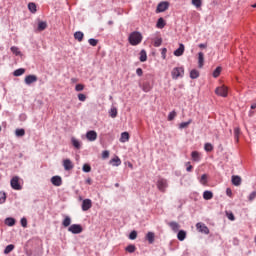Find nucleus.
<instances>
[{
    "label": "nucleus",
    "mask_w": 256,
    "mask_h": 256,
    "mask_svg": "<svg viewBox=\"0 0 256 256\" xmlns=\"http://www.w3.org/2000/svg\"><path fill=\"white\" fill-rule=\"evenodd\" d=\"M198 77H199V70L193 69L190 71V78L198 79Z\"/></svg>",
    "instance_id": "f704fd0d"
},
{
    "label": "nucleus",
    "mask_w": 256,
    "mask_h": 256,
    "mask_svg": "<svg viewBox=\"0 0 256 256\" xmlns=\"http://www.w3.org/2000/svg\"><path fill=\"white\" fill-rule=\"evenodd\" d=\"M163 43V39L160 37L154 39V47H161V44Z\"/></svg>",
    "instance_id": "a18cd8bd"
},
{
    "label": "nucleus",
    "mask_w": 256,
    "mask_h": 256,
    "mask_svg": "<svg viewBox=\"0 0 256 256\" xmlns=\"http://www.w3.org/2000/svg\"><path fill=\"white\" fill-rule=\"evenodd\" d=\"M24 81L26 85H31L32 83H37V77L35 75H28Z\"/></svg>",
    "instance_id": "4468645a"
},
{
    "label": "nucleus",
    "mask_w": 256,
    "mask_h": 256,
    "mask_svg": "<svg viewBox=\"0 0 256 256\" xmlns=\"http://www.w3.org/2000/svg\"><path fill=\"white\" fill-rule=\"evenodd\" d=\"M15 135H16V137H25V129H23V128L16 129Z\"/></svg>",
    "instance_id": "4c0bfd02"
},
{
    "label": "nucleus",
    "mask_w": 256,
    "mask_h": 256,
    "mask_svg": "<svg viewBox=\"0 0 256 256\" xmlns=\"http://www.w3.org/2000/svg\"><path fill=\"white\" fill-rule=\"evenodd\" d=\"M140 61L141 63H145L147 61V52L145 50L140 51Z\"/></svg>",
    "instance_id": "473e14b6"
},
{
    "label": "nucleus",
    "mask_w": 256,
    "mask_h": 256,
    "mask_svg": "<svg viewBox=\"0 0 256 256\" xmlns=\"http://www.w3.org/2000/svg\"><path fill=\"white\" fill-rule=\"evenodd\" d=\"M204 149H205V151H207V153H210V151H213V144H211V143H206V144L204 145Z\"/></svg>",
    "instance_id": "de8ad7c7"
},
{
    "label": "nucleus",
    "mask_w": 256,
    "mask_h": 256,
    "mask_svg": "<svg viewBox=\"0 0 256 256\" xmlns=\"http://www.w3.org/2000/svg\"><path fill=\"white\" fill-rule=\"evenodd\" d=\"M93 207V202L91 199H84L82 202V211H89Z\"/></svg>",
    "instance_id": "1a4fd4ad"
},
{
    "label": "nucleus",
    "mask_w": 256,
    "mask_h": 256,
    "mask_svg": "<svg viewBox=\"0 0 256 256\" xmlns=\"http://www.w3.org/2000/svg\"><path fill=\"white\" fill-rule=\"evenodd\" d=\"M7 201V194L5 192H0V205H3Z\"/></svg>",
    "instance_id": "37998d69"
},
{
    "label": "nucleus",
    "mask_w": 256,
    "mask_h": 256,
    "mask_svg": "<svg viewBox=\"0 0 256 256\" xmlns=\"http://www.w3.org/2000/svg\"><path fill=\"white\" fill-rule=\"evenodd\" d=\"M203 199H205V201H210V199H213V192L209 190L204 191Z\"/></svg>",
    "instance_id": "5701e85b"
},
{
    "label": "nucleus",
    "mask_w": 256,
    "mask_h": 256,
    "mask_svg": "<svg viewBox=\"0 0 256 256\" xmlns=\"http://www.w3.org/2000/svg\"><path fill=\"white\" fill-rule=\"evenodd\" d=\"M86 139L88 141H96L97 140V132L94 130H90L86 133Z\"/></svg>",
    "instance_id": "9b49d317"
},
{
    "label": "nucleus",
    "mask_w": 256,
    "mask_h": 256,
    "mask_svg": "<svg viewBox=\"0 0 256 256\" xmlns=\"http://www.w3.org/2000/svg\"><path fill=\"white\" fill-rule=\"evenodd\" d=\"M156 187L160 193H165L169 187V182L165 178H158L156 182Z\"/></svg>",
    "instance_id": "f03ea898"
},
{
    "label": "nucleus",
    "mask_w": 256,
    "mask_h": 256,
    "mask_svg": "<svg viewBox=\"0 0 256 256\" xmlns=\"http://www.w3.org/2000/svg\"><path fill=\"white\" fill-rule=\"evenodd\" d=\"M198 47L200 49H207V44H199Z\"/></svg>",
    "instance_id": "0e129e2a"
},
{
    "label": "nucleus",
    "mask_w": 256,
    "mask_h": 256,
    "mask_svg": "<svg viewBox=\"0 0 256 256\" xmlns=\"http://www.w3.org/2000/svg\"><path fill=\"white\" fill-rule=\"evenodd\" d=\"M129 141V133L123 132L120 137V143H127Z\"/></svg>",
    "instance_id": "393cba45"
},
{
    "label": "nucleus",
    "mask_w": 256,
    "mask_h": 256,
    "mask_svg": "<svg viewBox=\"0 0 256 256\" xmlns=\"http://www.w3.org/2000/svg\"><path fill=\"white\" fill-rule=\"evenodd\" d=\"M226 194H227L228 196H231V190H230L229 188H227Z\"/></svg>",
    "instance_id": "69168bd1"
},
{
    "label": "nucleus",
    "mask_w": 256,
    "mask_h": 256,
    "mask_svg": "<svg viewBox=\"0 0 256 256\" xmlns=\"http://www.w3.org/2000/svg\"><path fill=\"white\" fill-rule=\"evenodd\" d=\"M167 9H169V2L168 1L160 2L156 8V13H165Z\"/></svg>",
    "instance_id": "423d86ee"
},
{
    "label": "nucleus",
    "mask_w": 256,
    "mask_h": 256,
    "mask_svg": "<svg viewBox=\"0 0 256 256\" xmlns=\"http://www.w3.org/2000/svg\"><path fill=\"white\" fill-rule=\"evenodd\" d=\"M129 239L135 241V239H137V231L133 230L129 235Z\"/></svg>",
    "instance_id": "864d4df0"
},
{
    "label": "nucleus",
    "mask_w": 256,
    "mask_h": 256,
    "mask_svg": "<svg viewBox=\"0 0 256 256\" xmlns=\"http://www.w3.org/2000/svg\"><path fill=\"white\" fill-rule=\"evenodd\" d=\"M135 245H129V246H127L126 247V251L128 252V253H135Z\"/></svg>",
    "instance_id": "603ef678"
},
{
    "label": "nucleus",
    "mask_w": 256,
    "mask_h": 256,
    "mask_svg": "<svg viewBox=\"0 0 256 256\" xmlns=\"http://www.w3.org/2000/svg\"><path fill=\"white\" fill-rule=\"evenodd\" d=\"M28 9H29L30 13H37V5L33 2H30L28 4Z\"/></svg>",
    "instance_id": "c756f323"
},
{
    "label": "nucleus",
    "mask_w": 256,
    "mask_h": 256,
    "mask_svg": "<svg viewBox=\"0 0 256 256\" xmlns=\"http://www.w3.org/2000/svg\"><path fill=\"white\" fill-rule=\"evenodd\" d=\"M215 93L219 95V97H227L228 89L226 86H220L216 88Z\"/></svg>",
    "instance_id": "6e6552de"
},
{
    "label": "nucleus",
    "mask_w": 256,
    "mask_h": 256,
    "mask_svg": "<svg viewBox=\"0 0 256 256\" xmlns=\"http://www.w3.org/2000/svg\"><path fill=\"white\" fill-rule=\"evenodd\" d=\"M168 225L172 229V231H174V233H177V231H179V229L181 228V226L177 222H169Z\"/></svg>",
    "instance_id": "a211bd4d"
},
{
    "label": "nucleus",
    "mask_w": 256,
    "mask_h": 256,
    "mask_svg": "<svg viewBox=\"0 0 256 256\" xmlns=\"http://www.w3.org/2000/svg\"><path fill=\"white\" fill-rule=\"evenodd\" d=\"M251 109H256V103L251 105Z\"/></svg>",
    "instance_id": "338daca9"
},
{
    "label": "nucleus",
    "mask_w": 256,
    "mask_h": 256,
    "mask_svg": "<svg viewBox=\"0 0 256 256\" xmlns=\"http://www.w3.org/2000/svg\"><path fill=\"white\" fill-rule=\"evenodd\" d=\"M109 115L110 117H112V119H115V117H117V108L116 107H111L110 111H109Z\"/></svg>",
    "instance_id": "e433bc0d"
},
{
    "label": "nucleus",
    "mask_w": 256,
    "mask_h": 256,
    "mask_svg": "<svg viewBox=\"0 0 256 256\" xmlns=\"http://www.w3.org/2000/svg\"><path fill=\"white\" fill-rule=\"evenodd\" d=\"M136 74L138 75V77H142L143 76V69L137 68L136 69Z\"/></svg>",
    "instance_id": "052dcab7"
},
{
    "label": "nucleus",
    "mask_w": 256,
    "mask_h": 256,
    "mask_svg": "<svg viewBox=\"0 0 256 256\" xmlns=\"http://www.w3.org/2000/svg\"><path fill=\"white\" fill-rule=\"evenodd\" d=\"M10 51H11L14 55H16V56L21 55V51L19 50V47H17V46H12V47L10 48Z\"/></svg>",
    "instance_id": "58836bf2"
},
{
    "label": "nucleus",
    "mask_w": 256,
    "mask_h": 256,
    "mask_svg": "<svg viewBox=\"0 0 256 256\" xmlns=\"http://www.w3.org/2000/svg\"><path fill=\"white\" fill-rule=\"evenodd\" d=\"M82 171H84V173H91V166L89 164H84Z\"/></svg>",
    "instance_id": "09e8293b"
},
{
    "label": "nucleus",
    "mask_w": 256,
    "mask_h": 256,
    "mask_svg": "<svg viewBox=\"0 0 256 256\" xmlns=\"http://www.w3.org/2000/svg\"><path fill=\"white\" fill-rule=\"evenodd\" d=\"M165 25H167V23L165 22V19L159 18L156 23L157 29H163V28H165Z\"/></svg>",
    "instance_id": "4be33fe9"
},
{
    "label": "nucleus",
    "mask_w": 256,
    "mask_h": 256,
    "mask_svg": "<svg viewBox=\"0 0 256 256\" xmlns=\"http://www.w3.org/2000/svg\"><path fill=\"white\" fill-rule=\"evenodd\" d=\"M108 25H113V21H108Z\"/></svg>",
    "instance_id": "774afa93"
},
{
    "label": "nucleus",
    "mask_w": 256,
    "mask_h": 256,
    "mask_svg": "<svg viewBox=\"0 0 256 256\" xmlns=\"http://www.w3.org/2000/svg\"><path fill=\"white\" fill-rule=\"evenodd\" d=\"M221 71H222V68L221 66H218L214 71H213V77L215 79H217V77H219L221 75Z\"/></svg>",
    "instance_id": "ea45409f"
},
{
    "label": "nucleus",
    "mask_w": 256,
    "mask_h": 256,
    "mask_svg": "<svg viewBox=\"0 0 256 256\" xmlns=\"http://www.w3.org/2000/svg\"><path fill=\"white\" fill-rule=\"evenodd\" d=\"M200 183L201 185H207L208 183V178H207V174H203L201 177H200Z\"/></svg>",
    "instance_id": "79ce46f5"
},
{
    "label": "nucleus",
    "mask_w": 256,
    "mask_h": 256,
    "mask_svg": "<svg viewBox=\"0 0 256 256\" xmlns=\"http://www.w3.org/2000/svg\"><path fill=\"white\" fill-rule=\"evenodd\" d=\"M22 227H27V218H22L20 221Z\"/></svg>",
    "instance_id": "680f3d73"
},
{
    "label": "nucleus",
    "mask_w": 256,
    "mask_h": 256,
    "mask_svg": "<svg viewBox=\"0 0 256 256\" xmlns=\"http://www.w3.org/2000/svg\"><path fill=\"white\" fill-rule=\"evenodd\" d=\"M89 45H91V47H97V43H99V40L95 39V38H90L88 40Z\"/></svg>",
    "instance_id": "c03bdc74"
},
{
    "label": "nucleus",
    "mask_w": 256,
    "mask_h": 256,
    "mask_svg": "<svg viewBox=\"0 0 256 256\" xmlns=\"http://www.w3.org/2000/svg\"><path fill=\"white\" fill-rule=\"evenodd\" d=\"M51 183L55 187H61V185H63V179H61V176H53L51 178Z\"/></svg>",
    "instance_id": "9d476101"
},
{
    "label": "nucleus",
    "mask_w": 256,
    "mask_h": 256,
    "mask_svg": "<svg viewBox=\"0 0 256 256\" xmlns=\"http://www.w3.org/2000/svg\"><path fill=\"white\" fill-rule=\"evenodd\" d=\"M185 166H186V171L188 173H191L193 171V166L191 165V162H186Z\"/></svg>",
    "instance_id": "3c124183"
},
{
    "label": "nucleus",
    "mask_w": 256,
    "mask_h": 256,
    "mask_svg": "<svg viewBox=\"0 0 256 256\" xmlns=\"http://www.w3.org/2000/svg\"><path fill=\"white\" fill-rule=\"evenodd\" d=\"M85 89V86L83 84H77L75 86V91H83Z\"/></svg>",
    "instance_id": "4d7b16f0"
},
{
    "label": "nucleus",
    "mask_w": 256,
    "mask_h": 256,
    "mask_svg": "<svg viewBox=\"0 0 256 256\" xmlns=\"http://www.w3.org/2000/svg\"><path fill=\"white\" fill-rule=\"evenodd\" d=\"M13 249H15V245L9 244V245L6 246V248L4 249V255H9V253H11V251H13Z\"/></svg>",
    "instance_id": "72a5a7b5"
},
{
    "label": "nucleus",
    "mask_w": 256,
    "mask_h": 256,
    "mask_svg": "<svg viewBox=\"0 0 256 256\" xmlns=\"http://www.w3.org/2000/svg\"><path fill=\"white\" fill-rule=\"evenodd\" d=\"M191 123H193V120L191 119H189L187 122H182L179 124V129H187Z\"/></svg>",
    "instance_id": "7c9ffc66"
},
{
    "label": "nucleus",
    "mask_w": 256,
    "mask_h": 256,
    "mask_svg": "<svg viewBox=\"0 0 256 256\" xmlns=\"http://www.w3.org/2000/svg\"><path fill=\"white\" fill-rule=\"evenodd\" d=\"M5 225H7L8 227H13L15 225V219L8 217L4 220Z\"/></svg>",
    "instance_id": "a878e982"
},
{
    "label": "nucleus",
    "mask_w": 256,
    "mask_h": 256,
    "mask_svg": "<svg viewBox=\"0 0 256 256\" xmlns=\"http://www.w3.org/2000/svg\"><path fill=\"white\" fill-rule=\"evenodd\" d=\"M78 99L79 101L84 102V101H87V96L85 94L80 93L78 94Z\"/></svg>",
    "instance_id": "6e6d98bb"
},
{
    "label": "nucleus",
    "mask_w": 256,
    "mask_h": 256,
    "mask_svg": "<svg viewBox=\"0 0 256 256\" xmlns=\"http://www.w3.org/2000/svg\"><path fill=\"white\" fill-rule=\"evenodd\" d=\"M146 239L147 241L150 243V245H152V243H155V233L153 232H148L146 234Z\"/></svg>",
    "instance_id": "412c9836"
},
{
    "label": "nucleus",
    "mask_w": 256,
    "mask_h": 256,
    "mask_svg": "<svg viewBox=\"0 0 256 256\" xmlns=\"http://www.w3.org/2000/svg\"><path fill=\"white\" fill-rule=\"evenodd\" d=\"M196 229L199 233H204V235H209V228L204 223L198 222L196 224Z\"/></svg>",
    "instance_id": "0eeeda50"
},
{
    "label": "nucleus",
    "mask_w": 256,
    "mask_h": 256,
    "mask_svg": "<svg viewBox=\"0 0 256 256\" xmlns=\"http://www.w3.org/2000/svg\"><path fill=\"white\" fill-rule=\"evenodd\" d=\"M110 163L113 165V167H119V165H121V159L116 156L110 161Z\"/></svg>",
    "instance_id": "bb28decb"
},
{
    "label": "nucleus",
    "mask_w": 256,
    "mask_h": 256,
    "mask_svg": "<svg viewBox=\"0 0 256 256\" xmlns=\"http://www.w3.org/2000/svg\"><path fill=\"white\" fill-rule=\"evenodd\" d=\"M175 117H177V112L172 111L168 114V121H173V119H175Z\"/></svg>",
    "instance_id": "8fccbe9b"
},
{
    "label": "nucleus",
    "mask_w": 256,
    "mask_h": 256,
    "mask_svg": "<svg viewBox=\"0 0 256 256\" xmlns=\"http://www.w3.org/2000/svg\"><path fill=\"white\" fill-rule=\"evenodd\" d=\"M62 225L63 227H69L71 225V217L65 216Z\"/></svg>",
    "instance_id": "2f4dec72"
},
{
    "label": "nucleus",
    "mask_w": 256,
    "mask_h": 256,
    "mask_svg": "<svg viewBox=\"0 0 256 256\" xmlns=\"http://www.w3.org/2000/svg\"><path fill=\"white\" fill-rule=\"evenodd\" d=\"M171 75H172V79H175V80L179 78H183V75H185V68H183V66L175 67L172 69Z\"/></svg>",
    "instance_id": "7ed1b4c3"
},
{
    "label": "nucleus",
    "mask_w": 256,
    "mask_h": 256,
    "mask_svg": "<svg viewBox=\"0 0 256 256\" xmlns=\"http://www.w3.org/2000/svg\"><path fill=\"white\" fill-rule=\"evenodd\" d=\"M256 199V191H253L252 193H250V195L248 196V200L249 201H254Z\"/></svg>",
    "instance_id": "5fc2aeb1"
},
{
    "label": "nucleus",
    "mask_w": 256,
    "mask_h": 256,
    "mask_svg": "<svg viewBox=\"0 0 256 256\" xmlns=\"http://www.w3.org/2000/svg\"><path fill=\"white\" fill-rule=\"evenodd\" d=\"M47 29V22H39L38 23V31H45Z\"/></svg>",
    "instance_id": "c9c22d12"
},
{
    "label": "nucleus",
    "mask_w": 256,
    "mask_h": 256,
    "mask_svg": "<svg viewBox=\"0 0 256 256\" xmlns=\"http://www.w3.org/2000/svg\"><path fill=\"white\" fill-rule=\"evenodd\" d=\"M228 219H229L230 221H235V215H233V213H230V214L228 215Z\"/></svg>",
    "instance_id": "e2e57ef3"
},
{
    "label": "nucleus",
    "mask_w": 256,
    "mask_h": 256,
    "mask_svg": "<svg viewBox=\"0 0 256 256\" xmlns=\"http://www.w3.org/2000/svg\"><path fill=\"white\" fill-rule=\"evenodd\" d=\"M68 231L73 235H79V233H83V226L81 224H72L69 226Z\"/></svg>",
    "instance_id": "20e7f679"
},
{
    "label": "nucleus",
    "mask_w": 256,
    "mask_h": 256,
    "mask_svg": "<svg viewBox=\"0 0 256 256\" xmlns=\"http://www.w3.org/2000/svg\"><path fill=\"white\" fill-rule=\"evenodd\" d=\"M241 177L240 176H237V175H233L232 176V184L235 185V187H239V185H241Z\"/></svg>",
    "instance_id": "6ab92c4d"
},
{
    "label": "nucleus",
    "mask_w": 256,
    "mask_h": 256,
    "mask_svg": "<svg viewBox=\"0 0 256 256\" xmlns=\"http://www.w3.org/2000/svg\"><path fill=\"white\" fill-rule=\"evenodd\" d=\"M151 89H153V87L151 86V83L146 82L142 85V91H144V93H149V91H151Z\"/></svg>",
    "instance_id": "b1692460"
},
{
    "label": "nucleus",
    "mask_w": 256,
    "mask_h": 256,
    "mask_svg": "<svg viewBox=\"0 0 256 256\" xmlns=\"http://www.w3.org/2000/svg\"><path fill=\"white\" fill-rule=\"evenodd\" d=\"M128 41L130 45L136 47V45H140V43L143 41V34H141L139 31L131 32L128 36Z\"/></svg>",
    "instance_id": "f257e3e1"
},
{
    "label": "nucleus",
    "mask_w": 256,
    "mask_h": 256,
    "mask_svg": "<svg viewBox=\"0 0 256 256\" xmlns=\"http://www.w3.org/2000/svg\"><path fill=\"white\" fill-rule=\"evenodd\" d=\"M162 58L166 59L167 58V48H163L161 52Z\"/></svg>",
    "instance_id": "bf43d9fd"
},
{
    "label": "nucleus",
    "mask_w": 256,
    "mask_h": 256,
    "mask_svg": "<svg viewBox=\"0 0 256 256\" xmlns=\"http://www.w3.org/2000/svg\"><path fill=\"white\" fill-rule=\"evenodd\" d=\"M178 241H185L187 239V232L185 230H180L177 234Z\"/></svg>",
    "instance_id": "f3484780"
},
{
    "label": "nucleus",
    "mask_w": 256,
    "mask_h": 256,
    "mask_svg": "<svg viewBox=\"0 0 256 256\" xmlns=\"http://www.w3.org/2000/svg\"><path fill=\"white\" fill-rule=\"evenodd\" d=\"M10 185L15 191H21V189H23V187L19 183V176H14L10 181Z\"/></svg>",
    "instance_id": "39448f33"
},
{
    "label": "nucleus",
    "mask_w": 256,
    "mask_h": 256,
    "mask_svg": "<svg viewBox=\"0 0 256 256\" xmlns=\"http://www.w3.org/2000/svg\"><path fill=\"white\" fill-rule=\"evenodd\" d=\"M63 167H64L65 171H71V169H73L74 165L71 160L65 159V160H63Z\"/></svg>",
    "instance_id": "ddd939ff"
},
{
    "label": "nucleus",
    "mask_w": 256,
    "mask_h": 256,
    "mask_svg": "<svg viewBox=\"0 0 256 256\" xmlns=\"http://www.w3.org/2000/svg\"><path fill=\"white\" fill-rule=\"evenodd\" d=\"M239 135H241V129L239 127L234 128V137L237 143L239 142Z\"/></svg>",
    "instance_id": "a19ab883"
},
{
    "label": "nucleus",
    "mask_w": 256,
    "mask_h": 256,
    "mask_svg": "<svg viewBox=\"0 0 256 256\" xmlns=\"http://www.w3.org/2000/svg\"><path fill=\"white\" fill-rule=\"evenodd\" d=\"M191 158H192V161L199 163V161H201V153H199L198 151H193L191 153Z\"/></svg>",
    "instance_id": "dca6fc26"
},
{
    "label": "nucleus",
    "mask_w": 256,
    "mask_h": 256,
    "mask_svg": "<svg viewBox=\"0 0 256 256\" xmlns=\"http://www.w3.org/2000/svg\"><path fill=\"white\" fill-rule=\"evenodd\" d=\"M83 37H85V34H83V32L81 31H77L74 33V39H76V41H78L79 43L83 41Z\"/></svg>",
    "instance_id": "aec40b11"
},
{
    "label": "nucleus",
    "mask_w": 256,
    "mask_h": 256,
    "mask_svg": "<svg viewBox=\"0 0 256 256\" xmlns=\"http://www.w3.org/2000/svg\"><path fill=\"white\" fill-rule=\"evenodd\" d=\"M25 74L24 68H19L13 72L14 77H21V75Z\"/></svg>",
    "instance_id": "c85d7f7f"
},
{
    "label": "nucleus",
    "mask_w": 256,
    "mask_h": 256,
    "mask_svg": "<svg viewBox=\"0 0 256 256\" xmlns=\"http://www.w3.org/2000/svg\"><path fill=\"white\" fill-rule=\"evenodd\" d=\"M72 145L73 147H75V149H81V142L79 140H77L76 138H72L71 139Z\"/></svg>",
    "instance_id": "cd10ccee"
},
{
    "label": "nucleus",
    "mask_w": 256,
    "mask_h": 256,
    "mask_svg": "<svg viewBox=\"0 0 256 256\" xmlns=\"http://www.w3.org/2000/svg\"><path fill=\"white\" fill-rule=\"evenodd\" d=\"M185 53V45L179 44V48L174 51L175 57H181Z\"/></svg>",
    "instance_id": "2eb2a0df"
},
{
    "label": "nucleus",
    "mask_w": 256,
    "mask_h": 256,
    "mask_svg": "<svg viewBox=\"0 0 256 256\" xmlns=\"http://www.w3.org/2000/svg\"><path fill=\"white\" fill-rule=\"evenodd\" d=\"M102 159H109V151L105 150L102 152Z\"/></svg>",
    "instance_id": "13d9d810"
},
{
    "label": "nucleus",
    "mask_w": 256,
    "mask_h": 256,
    "mask_svg": "<svg viewBox=\"0 0 256 256\" xmlns=\"http://www.w3.org/2000/svg\"><path fill=\"white\" fill-rule=\"evenodd\" d=\"M192 5L196 7V9H199L203 5V2L201 0H192Z\"/></svg>",
    "instance_id": "49530a36"
},
{
    "label": "nucleus",
    "mask_w": 256,
    "mask_h": 256,
    "mask_svg": "<svg viewBox=\"0 0 256 256\" xmlns=\"http://www.w3.org/2000/svg\"><path fill=\"white\" fill-rule=\"evenodd\" d=\"M203 65H205V54L203 52L198 53V67L199 69H203Z\"/></svg>",
    "instance_id": "f8f14e48"
}]
</instances>
